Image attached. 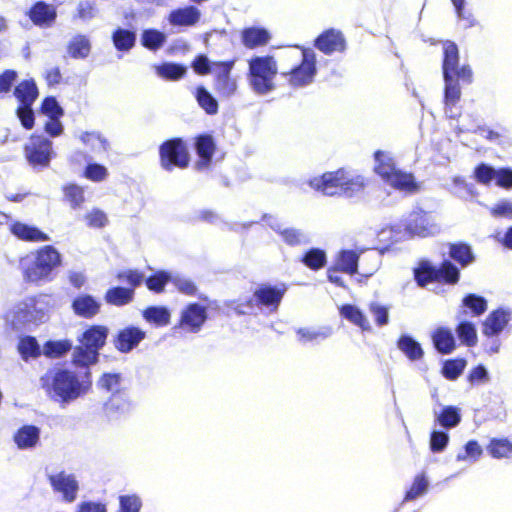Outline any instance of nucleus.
Masks as SVG:
<instances>
[{
	"mask_svg": "<svg viewBox=\"0 0 512 512\" xmlns=\"http://www.w3.org/2000/svg\"><path fill=\"white\" fill-rule=\"evenodd\" d=\"M40 387L51 401L64 407L90 392L91 371L79 374L64 366H54L40 377Z\"/></svg>",
	"mask_w": 512,
	"mask_h": 512,
	"instance_id": "f257e3e1",
	"label": "nucleus"
},
{
	"mask_svg": "<svg viewBox=\"0 0 512 512\" xmlns=\"http://www.w3.org/2000/svg\"><path fill=\"white\" fill-rule=\"evenodd\" d=\"M23 278L28 283H40L52 279L53 272L61 266L62 256L52 245H44L19 260Z\"/></svg>",
	"mask_w": 512,
	"mask_h": 512,
	"instance_id": "f03ea898",
	"label": "nucleus"
},
{
	"mask_svg": "<svg viewBox=\"0 0 512 512\" xmlns=\"http://www.w3.org/2000/svg\"><path fill=\"white\" fill-rule=\"evenodd\" d=\"M247 79L250 88L258 95L275 90L278 64L273 55L253 56L247 61Z\"/></svg>",
	"mask_w": 512,
	"mask_h": 512,
	"instance_id": "7ed1b4c3",
	"label": "nucleus"
},
{
	"mask_svg": "<svg viewBox=\"0 0 512 512\" xmlns=\"http://www.w3.org/2000/svg\"><path fill=\"white\" fill-rule=\"evenodd\" d=\"M120 282H125L127 287L113 286L106 290L104 300L107 304L122 307L133 302L135 289L144 281V275L137 269H126L118 271L115 275Z\"/></svg>",
	"mask_w": 512,
	"mask_h": 512,
	"instance_id": "20e7f679",
	"label": "nucleus"
},
{
	"mask_svg": "<svg viewBox=\"0 0 512 512\" xmlns=\"http://www.w3.org/2000/svg\"><path fill=\"white\" fill-rule=\"evenodd\" d=\"M13 95L19 102L15 113L22 127L31 130L35 125V114L32 109L39 96V90L34 79H24L13 89Z\"/></svg>",
	"mask_w": 512,
	"mask_h": 512,
	"instance_id": "39448f33",
	"label": "nucleus"
},
{
	"mask_svg": "<svg viewBox=\"0 0 512 512\" xmlns=\"http://www.w3.org/2000/svg\"><path fill=\"white\" fill-rule=\"evenodd\" d=\"M159 163L163 170L171 172L174 169L188 168L191 160L187 143L180 137L165 140L159 145Z\"/></svg>",
	"mask_w": 512,
	"mask_h": 512,
	"instance_id": "423d86ee",
	"label": "nucleus"
},
{
	"mask_svg": "<svg viewBox=\"0 0 512 512\" xmlns=\"http://www.w3.org/2000/svg\"><path fill=\"white\" fill-rule=\"evenodd\" d=\"M317 73L316 55L312 49L301 48V61L290 70L282 72L289 86L298 88L311 84Z\"/></svg>",
	"mask_w": 512,
	"mask_h": 512,
	"instance_id": "0eeeda50",
	"label": "nucleus"
},
{
	"mask_svg": "<svg viewBox=\"0 0 512 512\" xmlns=\"http://www.w3.org/2000/svg\"><path fill=\"white\" fill-rule=\"evenodd\" d=\"M442 44V73L444 79L456 77L464 83H471L473 78L472 69L469 65L460 66V54L457 44L451 40H444Z\"/></svg>",
	"mask_w": 512,
	"mask_h": 512,
	"instance_id": "6e6552de",
	"label": "nucleus"
},
{
	"mask_svg": "<svg viewBox=\"0 0 512 512\" xmlns=\"http://www.w3.org/2000/svg\"><path fill=\"white\" fill-rule=\"evenodd\" d=\"M23 149L25 158L32 167L46 168L54 156L52 141L41 134H31Z\"/></svg>",
	"mask_w": 512,
	"mask_h": 512,
	"instance_id": "1a4fd4ad",
	"label": "nucleus"
},
{
	"mask_svg": "<svg viewBox=\"0 0 512 512\" xmlns=\"http://www.w3.org/2000/svg\"><path fill=\"white\" fill-rule=\"evenodd\" d=\"M214 71L213 88L220 99H229L237 92V80L231 75L235 60L212 63Z\"/></svg>",
	"mask_w": 512,
	"mask_h": 512,
	"instance_id": "9d476101",
	"label": "nucleus"
},
{
	"mask_svg": "<svg viewBox=\"0 0 512 512\" xmlns=\"http://www.w3.org/2000/svg\"><path fill=\"white\" fill-rule=\"evenodd\" d=\"M286 293V286L260 284L252 294L254 307L267 309L269 312H276Z\"/></svg>",
	"mask_w": 512,
	"mask_h": 512,
	"instance_id": "9b49d317",
	"label": "nucleus"
},
{
	"mask_svg": "<svg viewBox=\"0 0 512 512\" xmlns=\"http://www.w3.org/2000/svg\"><path fill=\"white\" fill-rule=\"evenodd\" d=\"M121 379L120 373H103L97 382L100 389L112 392L111 397L104 404V410L108 415L117 411H124L127 406L126 400L119 396Z\"/></svg>",
	"mask_w": 512,
	"mask_h": 512,
	"instance_id": "f8f14e48",
	"label": "nucleus"
},
{
	"mask_svg": "<svg viewBox=\"0 0 512 512\" xmlns=\"http://www.w3.org/2000/svg\"><path fill=\"white\" fill-rule=\"evenodd\" d=\"M345 168L328 171L309 180V186L328 196H341Z\"/></svg>",
	"mask_w": 512,
	"mask_h": 512,
	"instance_id": "ddd939ff",
	"label": "nucleus"
},
{
	"mask_svg": "<svg viewBox=\"0 0 512 512\" xmlns=\"http://www.w3.org/2000/svg\"><path fill=\"white\" fill-rule=\"evenodd\" d=\"M314 47L324 53L331 55L343 53L347 48V42L342 31L329 28L322 31L314 40Z\"/></svg>",
	"mask_w": 512,
	"mask_h": 512,
	"instance_id": "4468645a",
	"label": "nucleus"
},
{
	"mask_svg": "<svg viewBox=\"0 0 512 512\" xmlns=\"http://www.w3.org/2000/svg\"><path fill=\"white\" fill-rule=\"evenodd\" d=\"M48 481L55 493L62 495L64 501L71 503L77 498L79 483L74 474L62 470L48 475Z\"/></svg>",
	"mask_w": 512,
	"mask_h": 512,
	"instance_id": "2eb2a0df",
	"label": "nucleus"
},
{
	"mask_svg": "<svg viewBox=\"0 0 512 512\" xmlns=\"http://www.w3.org/2000/svg\"><path fill=\"white\" fill-rule=\"evenodd\" d=\"M146 338V332L133 325L118 330L113 337V345L120 353H129Z\"/></svg>",
	"mask_w": 512,
	"mask_h": 512,
	"instance_id": "dca6fc26",
	"label": "nucleus"
},
{
	"mask_svg": "<svg viewBox=\"0 0 512 512\" xmlns=\"http://www.w3.org/2000/svg\"><path fill=\"white\" fill-rule=\"evenodd\" d=\"M194 148L198 156L195 169L202 171L210 167L213 156L217 150L216 142L212 135L203 133L194 138Z\"/></svg>",
	"mask_w": 512,
	"mask_h": 512,
	"instance_id": "f3484780",
	"label": "nucleus"
},
{
	"mask_svg": "<svg viewBox=\"0 0 512 512\" xmlns=\"http://www.w3.org/2000/svg\"><path fill=\"white\" fill-rule=\"evenodd\" d=\"M206 319V308L199 303H191L182 311L179 326L189 332L196 333L201 329Z\"/></svg>",
	"mask_w": 512,
	"mask_h": 512,
	"instance_id": "a211bd4d",
	"label": "nucleus"
},
{
	"mask_svg": "<svg viewBox=\"0 0 512 512\" xmlns=\"http://www.w3.org/2000/svg\"><path fill=\"white\" fill-rule=\"evenodd\" d=\"M26 15L35 26L47 28L55 23L57 11L52 4L37 1L30 7Z\"/></svg>",
	"mask_w": 512,
	"mask_h": 512,
	"instance_id": "6ab92c4d",
	"label": "nucleus"
},
{
	"mask_svg": "<svg viewBox=\"0 0 512 512\" xmlns=\"http://www.w3.org/2000/svg\"><path fill=\"white\" fill-rule=\"evenodd\" d=\"M9 232L18 240L24 242L38 243L46 242L50 238L38 227L21 221H13L9 225Z\"/></svg>",
	"mask_w": 512,
	"mask_h": 512,
	"instance_id": "aec40b11",
	"label": "nucleus"
},
{
	"mask_svg": "<svg viewBox=\"0 0 512 512\" xmlns=\"http://www.w3.org/2000/svg\"><path fill=\"white\" fill-rule=\"evenodd\" d=\"M242 45L250 50L264 47L272 39L268 29L260 26L245 27L240 33Z\"/></svg>",
	"mask_w": 512,
	"mask_h": 512,
	"instance_id": "412c9836",
	"label": "nucleus"
},
{
	"mask_svg": "<svg viewBox=\"0 0 512 512\" xmlns=\"http://www.w3.org/2000/svg\"><path fill=\"white\" fill-rule=\"evenodd\" d=\"M71 307L77 316L91 319L100 313L101 303L90 294H79L73 299Z\"/></svg>",
	"mask_w": 512,
	"mask_h": 512,
	"instance_id": "4be33fe9",
	"label": "nucleus"
},
{
	"mask_svg": "<svg viewBox=\"0 0 512 512\" xmlns=\"http://www.w3.org/2000/svg\"><path fill=\"white\" fill-rule=\"evenodd\" d=\"M109 335V328L106 325H91L82 334L80 343L98 352L105 346Z\"/></svg>",
	"mask_w": 512,
	"mask_h": 512,
	"instance_id": "5701e85b",
	"label": "nucleus"
},
{
	"mask_svg": "<svg viewBox=\"0 0 512 512\" xmlns=\"http://www.w3.org/2000/svg\"><path fill=\"white\" fill-rule=\"evenodd\" d=\"M510 320V314L503 309H496L490 312L483 322L482 332L487 337L500 334L507 326Z\"/></svg>",
	"mask_w": 512,
	"mask_h": 512,
	"instance_id": "b1692460",
	"label": "nucleus"
},
{
	"mask_svg": "<svg viewBox=\"0 0 512 512\" xmlns=\"http://www.w3.org/2000/svg\"><path fill=\"white\" fill-rule=\"evenodd\" d=\"M432 343L436 351L447 355L452 353L456 347V339L448 327H437L431 334Z\"/></svg>",
	"mask_w": 512,
	"mask_h": 512,
	"instance_id": "393cba45",
	"label": "nucleus"
},
{
	"mask_svg": "<svg viewBox=\"0 0 512 512\" xmlns=\"http://www.w3.org/2000/svg\"><path fill=\"white\" fill-rule=\"evenodd\" d=\"M201 13L195 6L189 5L172 10L168 21L173 26H194L200 20Z\"/></svg>",
	"mask_w": 512,
	"mask_h": 512,
	"instance_id": "a878e982",
	"label": "nucleus"
},
{
	"mask_svg": "<svg viewBox=\"0 0 512 512\" xmlns=\"http://www.w3.org/2000/svg\"><path fill=\"white\" fill-rule=\"evenodd\" d=\"M385 183L396 190L410 194L415 193L420 189L414 175L411 172H406L399 168L391 175V178H388L385 181Z\"/></svg>",
	"mask_w": 512,
	"mask_h": 512,
	"instance_id": "bb28decb",
	"label": "nucleus"
},
{
	"mask_svg": "<svg viewBox=\"0 0 512 512\" xmlns=\"http://www.w3.org/2000/svg\"><path fill=\"white\" fill-rule=\"evenodd\" d=\"M370 179L361 175L350 174L346 169L344 170V180L342 189L340 190L341 196L352 198L362 194L366 187L369 185Z\"/></svg>",
	"mask_w": 512,
	"mask_h": 512,
	"instance_id": "cd10ccee",
	"label": "nucleus"
},
{
	"mask_svg": "<svg viewBox=\"0 0 512 512\" xmlns=\"http://www.w3.org/2000/svg\"><path fill=\"white\" fill-rule=\"evenodd\" d=\"M406 230L415 236L427 237L432 234V225L430 224L427 213L424 211H415L411 213L407 223Z\"/></svg>",
	"mask_w": 512,
	"mask_h": 512,
	"instance_id": "c85d7f7f",
	"label": "nucleus"
},
{
	"mask_svg": "<svg viewBox=\"0 0 512 512\" xmlns=\"http://www.w3.org/2000/svg\"><path fill=\"white\" fill-rule=\"evenodd\" d=\"M13 440L19 449L34 448L40 440V429L35 425H23L15 432Z\"/></svg>",
	"mask_w": 512,
	"mask_h": 512,
	"instance_id": "c756f323",
	"label": "nucleus"
},
{
	"mask_svg": "<svg viewBox=\"0 0 512 512\" xmlns=\"http://www.w3.org/2000/svg\"><path fill=\"white\" fill-rule=\"evenodd\" d=\"M359 254L354 250H340L336 256L333 265L340 269V272L355 275L358 273Z\"/></svg>",
	"mask_w": 512,
	"mask_h": 512,
	"instance_id": "7c9ffc66",
	"label": "nucleus"
},
{
	"mask_svg": "<svg viewBox=\"0 0 512 512\" xmlns=\"http://www.w3.org/2000/svg\"><path fill=\"white\" fill-rule=\"evenodd\" d=\"M98 360L99 353L82 343L77 345L73 350L72 364L75 367L85 368V371H87L90 370V366L96 364Z\"/></svg>",
	"mask_w": 512,
	"mask_h": 512,
	"instance_id": "2f4dec72",
	"label": "nucleus"
},
{
	"mask_svg": "<svg viewBox=\"0 0 512 512\" xmlns=\"http://www.w3.org/2000/svg\"><path fill=\"white\" fill-rule=\"evenodd\" d=\"M449 256L461 267H466L475 260L471 246L464 242L449 244Z\"/></svg>",
	"mask_w": 512,
	"mask_h": 512,
	"instance_id": "473e14b6",
	"label": "nucleus"
},
{
	"mask_svg": "<svg viewBox=\"0 0 512 512\" xmlns=\"http://www.w3.org/2000/svg\"><path fill=\"white\" fill-rule=\"evenodd\" d=\"M374 158L376 161L374 172L385 182L398 169L396 163L381 150L374 152Z\"/></svg>",
	"mask_w": 512,
	"mask_h": 512,
	"instance_id": "72a5a7b5",
	"label": "nucleus"
},
{
	"mask_svg": "<svg viewBox=\"0 0 512 512\" xmlns=\"http://www.w3.org/2000/svg\"><path fill=\"white\" fill-rule=\"evenodd\" d=\"M437 283L446 285H455L460 280V270L450 260H443L438 267H436Z\"/></svg>",
	"mask_w": 512,
	"mask_h": 512,
	"instance_id": "f704fd0d",
	"label": "nucleus"
},
{
	"mask_svg": "<svg viewBox=\"0 0 512 512\" xmlns=\"http://www.w3.org/2000/svg\"><path fill=\"white\" fill-rule=\"evenodd\" d=\"M340 314L352 324L360 327L363 331H370L371 325L363 312L352 304H345L340 308Z\"/></svg>",
	"mask_w": 512,
	"mask_h": 512,
	"instance_id": "c9c22d12",
	"label": "nucleus"
},
{
	"mask_svg": "<svg viewBox=\"0 0 512 512\" xmlns=\"http://www.w3.org/2000/svg\"><path fill=\"white\" fill-rule=\"evenodd\" d=\"M300 261L310 270L318 271L326 266L327 255L320 248H310L302 255Z\"/></svg>",
	"mask_w": 512,
	"mask_h": 512,
	"instance_id": "e433bc0d",
	"label": "nucleus"
},
{
	"mask_svg": "<svg viewBox=\"0 0 512 512\" xmlns=\"http://www.w3.org/2000/svg\"><path fill=\"white\" fill-rule=\"evenodd\" d=\"M143 318L157 327H164L170 323L169 310L163 306H149L142 312Z\"/></svg>",
	"mask_w": 512,
	"mask_h": 512,
	"instance_id": "4c0bfd02",
	"label": "nucleus"
},
{
	"mask_svg": "<svg viewBox=\"0 0 512 512\" xmlns=\"http://www.w3.org/2000/svg\"><path fill=\"white\" fill-rule=\"evenodd\" d=\"M414 279L420 287H426L430 283L437 282L436 267L429 261H421L414 269Z\"/></svg>",
	"mask_w": 512,
	"mask_h": 512,
	"instance_id": "58836bf2",
	"label": "nucleus"
},
{
	"mask_svg": "<svg viewBox=\"0 0 512 512\" xmlns=\"http://www.w3.org/2000/svg\"><path fill=\"white\" fill-rule=\"evenodd\" d=\"M397 346L411 361H417L423 358L424 351L420 343L411 336H401L397 341Z\"/></svg>",
	"mask_w": 512,
	"mask_h": 512,
	"instance_id": "ea45409f",
	"label": "nucleus"
},
{
	"mask_svg": "<svg viewBox=\"0 0 512 512\" xmlns=\"http://www.w3.org/2000/svg\"><path fill=\"white\" fill-rule=\"evenodd\" d=\"M112 41L118 51L127 52L136 43V33L132 30L117 28L112 34Z\"/></svg>",
	"mask_w": 512,
	"mask_h": 512,
	"instance_id": "a19ab883",
	"label": "nucleus"
},
{
	"mask_svg": "<svg viewBox=\"0 0 512 512\" xmlns=\"http://www.w3.org/2000/svg\"><path fill=\"white\" fill-rule=\"evenodd\" d=\"M62 192L63 200L73 209L80 208L85 202L84 189L78 184L68 183L62 187Z\"/></svg>",
	"mask_w": 512,
	"mask_h": 512,
	"instance_id": "79ce46f5",
	"label": "nucleus"
},
{
	"mask_svg": "<svg viewBox=\"0 0 512 512\" xmlns=\"http://www.w3.org/2000/svg\"><path fill=\"white\" fill-rule=\"evenodd\" d=\"M187 68L178 63L165 62L156 66V73L165 80L177 81L185 76Z\"/></svg>",
	"mask_w": 512,
	"mask_h": 512,
	"instance_id": "37998d69",
	"label": "nucleus"
},
{
	"mask_svg": "<svg viewBox=\"0 0 512 512\" xmlns=\"http://www.w3.org/2000/svg\"><path fill=\"white\" fill-rule=\"evenodd\" d=\"M487 451L493 458H509L512 456V441L507 438H492L487 445Z\"/></svg>",
	"mask_w": 512,
	"mask_h": 512,
	"instance_id": "c03bdc74",
	"label": "nucleus"
},
{
	"mask_svg": "<svg viewBox=\"0 0 512 512\" xmlns=\"http://www.w3.org/2000/svg\"><path fill=\"white\" fill-rule=\"evenodd\" d=\"M18 352L25 361L30 358H38L41 355V348L33 336H23L18 342Z\"/></svg>",
	"mask_w": 512,
	"mask_h": 512,
	"instance_id": "a18cd8bd",
	"label": "nucleus"
},
{
	"mask_svg": "<svg viewBox=\"0 0 512 512\" xmlns=\"http://www.w3.org/2000/svg\"><path fill=\"white\" fill-rule=\"evenodd\" d=\"M459 81L460 80H457L456 77H451L448 80L444 79V104L448 109H452L460 101L461 88L458 83Z\"/></svg>",
	"mask_w": 512,
	"mask_h": 512,
	"instance_id": "49530a36",
	"label": "nucleus"
},
{
	"mask_svg": "<svg viewBox=\"0 0 512 512\" xmlns=\"http://www.w3.org/2000/svg\"><path fill=\"white\" fill-rule=\"evenodd\" d=\"M91 50L89 40L83 35L75 36L68 44L67 51L74 59L86 58Z\"/></svg>",
	"mask_w": 512,
	"mask_h": 512,
	"instance_id": "de8ad7c7",
	"label": "nucleus"
},
{
	"mask_svg": "<svg viewBox=\"0 0 512 512\" xmlns=\"http://www.w3.org/2000/svg\"><path fill=\"white\" fill-rule=\"evenodd\" d=\"M467 362L464 358H453L444 361L441 373L450 381L456 380L464 371Z\"/></svg>",
	"mask_w": 512,
	"mask_h": 512,
	"instance_id": "09e8293b",
	"label": "nucleus"
},
{
	"mask_svg": "<svg viewBox=\"0 0 512 512\" xmlns=\"http://www.w3.org/2000/svg\"><path fill=\"white\" fill-rule=\"evenodd\" d=\"M456 333L461 343L467 347H474L477 344V332L475 325L468 321H461L456 326Z\"/></svg>",
	"mask_w": 512,
	"mask_h": 512,
	"instance_id": "8fccbe9b",
	"label": "nucleus"
},
{
	"mask_svg": "<svg viewBox=\"0 0 512 512\" xmlns=\"http://www.w3.org/2000/svg\"><path fill=\"white\" fill-rule=\"evenodd\" d=\"M196 99L199 106L209 115H215L218 112V102L217 100L209 93V91L203 87L199 86L196 88Z\"/></svg>",
	"mask_w": 512,
	"mask_h": 512,
	"instance_id": "3c124183",
	"label": "nucleus"
},
{
	"mask_svg": "<svg viewBox=\"0 0 512 512\" xmlns=\"http://www.w3.org/2000/svg\"><path fill=\"white\" fill-rule=\"evenodd\" d=\"M72 349L70 340H49L44 344V355L48 358H60Z\"/></svg>",
	"mask_w": 512,
	"mask_h": 512,
	"instance_id": "603ef678",
	"label": "nucleus"
},
{
	"mask_svg": "<svg viewBox=\"0 0 512 512\" xmlns=\"http://www.w3.org/2000/svg\"><path fill=\"white\" fill-rule=\"evenodd\" d=\"M166 41V36L163 32L156 29H146L141 36L142 45L152 51L158 50Z\"/></svg>",
	"mask_w": 512,
	"mask_h": 512,
	"instance_id": "864d4df0",
	"label": "nucleus"
},
{
	"mask_svg": "<svg viewBox=\"0 0 512 512\" xmlns=\"http://www.w3.org/2000/svg\"><path fill=\"white\" fill-rule=\"evenodd\" d=\"M80 139L94 152H107L109 149L107 139L98 132H84Z\"/></svg>",
	"mask_w": 512,
	"mask_h": 512,
	"instance_id": "5fc2aeb1",
	"label": "nucleus"
},
{
	"mask_svg": "<svg viewBox=\"0 0 512 512\" xmlns=\"http://www.w3.org/2000/svg\"><path fill=\"white\" fill-rule=\"evenodd\" d=\"M437 421L444 428H453L461 421L460 411L455 406H445L439 413Z\"/></svg>",
	"mask_w": 512,
	"mask_h": 512,
	"instance_id": "6e6d98bb",
	"label": "nucleus"
},
{
	"mask_svg": "<svg viewBox=\"0 0 512 512\" xmlns=\"http://www.w3.org/2000/svg\"><path fill=\"white\" fill-rule=\"evenodd\" d=\"M428 488V480L424 473H419L415 476L411 486L407 489L404 495L405 501H412L422 495Z\"/></svg>",
	"mask_w": 512,
	"mask_h": 512,
	"instance_id": "4d7b16f0",
	"label": "nucleus"
},
{
	"mask_svg": "<svg viewBox=\"0 0 512 512\" xmlns=\"http://www.w3.org/2000/svg\"><path fill=\"white\" fill-rule=\"evenodd\" d=\"M463 306L471 311V315L478 317L487 310V301L476 294H468L463 298Z\"/></svg>",
	"mask_w": 512,
	"mask_h": 512,
	"instance_id": "13d9d810",
	"label": "nucleus"
},
{
	"mask_svg": "<svg viewBox=\"0 0 512 512\" xmlns=\"http://www.w3.org/2000/svg\"><path fill=\"white\" fill-rule=\"evenodd\" d=\"M170 280V275L165 271H157L145 279L147 288L154 293H162Z\"/></svg>",
	"mask_w": 512,
	"mask_h": 512,
	"instance_id": "bf43d9fd",
	"label": "nucleus"
},
{
	"mask_svg": "<svg viewBox=\"0 0 512 512\" xmlns=\"http://www.w3.org/2000/svg\"><path fill=\"white\" fill-rule=\"evenodd\" d=\"M39 110L42 114L51 119L61 118L64 115L63 108L53 96L45 97L41 102Z\"/></svg>",
	"mask_w": 512,
	"mask_h": 512,
	"instance_id": "052dcab7",
	"label": "nucleus"
},
{
	"mask_svg": "<svg viewBox=\"0 0 512 512\" xmlns=\"http://www.w3.org/2000/svg\"><path fill=\"white\" fill-rule=\"evenodd\" d=\"M225 308L228 312H232L236 315H246L251 313L256 307H254L252 298L245 300L233 299L225 302Z\"/></svg>",
	"mask_w": 512,
	"mask_h": 512,
	"instance_id": "680f3d73",
	"label": "nucleus"
},
{
	"mask_svg": "<svg viewBox=\"0 0 512 512\" xmlns=\"http://www.w3.org/2000/svg\"><path fill=\"white\" fill-rule=\"evenodd\" d=\"M109 173L104 165L98 163H88L82 176L92 182H102L108 177Z\"/></svg>",
	"mask_w": 512,
	"mask_h": 512,
	"instance_id": "e2e57ef3",
	"label": "nucleus"
},
{
	"mask_svg": "<svg viewBox=\"0 0 512 512\" xmlns=\"http://www.w3.org/2000/svg\"><path fill=\"white\" fill-rule=\"evenodd\" d=\"M142 507L141 499L135 495H121L117 512H139Z\"/></svg>",
	"mask_w": 512,
	"mask_h": 512,
	"instance_id": "0e129e2a",
	"label": "nucleus"
},
{
	"mask_svg": "<svg viewBox=\"0 0 512 512\" xmlns=\"http://www.w3.org/2000/svg\"><path fill=\"white\" fill-rule=\"evenodd\" d=\"M475 179L478 183L488 185L495 180L496 170L484 163L479 164L474 171Z\"/></svg>",
	"mask_w": 512,
	"mask_h": 512,
	"instance_id": "69168bd1",
	"label": "nucleus"
},
{
	"mask_svg": "<svg viewBox=\"0 0 512 512\" xmlns=\"http://www.w3.org/2000/svg\"><path fill=\"white\" fill-rule=\"evenodd\" d=\"M18 74L13 69H6L0 73V94H8L11 92Z\"/></svg>",
	"mask_w": 512,
	"mask_h": 512,
	"instance_id": "338daca9",
	"label": "nucleus"
},
{
	"mask_svg": "<svg viewBox=\"0 0 512 512\" xmlns=\"http://www.w3.org/2000/svg\"><path fill=\"white\" fill-rule=\"evenodd\" d=\"M86 223L91 228H102L107 222L106 214L100 209H93L85 215Z\"/></svg>",
	"mask_w": 512,
	"mask_h": 512,
	"instance_id": "774afa93",
	"label": "nucleus"
}]
</instances>
